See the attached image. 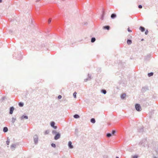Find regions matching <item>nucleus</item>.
Masks as SVG:
<instances>
[{
    "instance_id": "obj_1",
    "label": "nucleus",
    "mask_w": 158,
    "mask_h": 158,
    "mask_svg": "<svg viewBox=\"0 0 158 158\" xmlns=\"http://www.w3.org/2000/svg\"><path fill=\"white\" fill-rule=\"evenodd\" d=\"M52 133V134L55 135L54 137L55 140H57L60 138V134L59 132H57L56 130H53Z\"/></svg>"
},
{
    "instance_id": "obj_2",
    "label": "nucleus",
    "mask_w": 158,
    "mask_h": 158,
    "mask_svg": "<svg viewBox=\"0 0 158 158\" xmlns=\"http://www.w3.org/2000/svg\"><path fill=\"white\" fill-rule=\"evenodd\" d=\"M147 143L146 139H144L142 140L139 143V145L140 146L145 147V145Z\"/></svg>"
},
{
    "instance_id": "obj_3",
    "label": "nucleus",
    "mask_w": 158,
    "mask_h": 158,
    "mask_svg": "<svg viewBox=\"0 0 158 158\" xmlns=\"http://www.w3.org/2000/svg\"><path fill=\"white\" fill-rule=\"evenodd\" d=\"M135 108L136 110L138 111H140L142 110L140 105L139 104H135Z\"/></svg>"
},
{
    "instance_id": "obj_4",
    "label": "nucleus",
    "mask_w": 158,
    "mask_h": 158,
    "mask_svg": "<svg viewBox=\"0 0 158 158\" xmlns=\"http://www.w3.org/2000/svg\"><path fill=\"white\" fill-rule=\"evenodd\" d=\"M34 140L35 144H37L38 140V136L37 135H35L34 136Z\"/></svg>"
},
{
    "instance_id": "obj_5",
    "label": "nucleus",
    "mask_w": 158,
    "mask_h": 158,
    "mask_svg": "<svg viewBox=\"0 0 158 158\" xmlns=\"http://www.w3.org/2000/svg\"><path fill=\"white\" fill-rule=\"evenodd\" d=\"M148 90V87L145 86L142 87V89H141V91L143 93H144L146 91Z\"/></svg>"
},
{
    "instance_id": "obj_6",
    "label": "nucleus",
    "mask_w": 158,
    "mask_h": 158,
    "mask_svg": "<svg viewBox=\"0 0 158 158\" xmlns=\"http://www.w3.org/2000/svg\"><path fill=\"white\" fill-rule=\"evenodd\" d=\"M14 110V108L13 106L11 107L10 108L9 114H12Z\"/></svg>"
},
{
    "instance_id": "obj_7",
    "label": "nucleus",
    "mask_w": 158,
    "mask_h": 158,
    "mask_svg": "<svg viewBox=\"0 0 158 158\" xmlns=\"http://www.w3.org/2000/svg\"><path fill=\"white\" fill-rule=\"evenodd\" d=\"M151 56V55L150 54H148L147 56H146L144 57V59L145 60H148L150 59Z\"/></svg>"
},
{
    "instance_id": "obj_8",
    "label": "nucleus",
    "mask_w": 158,
    "mask_h": 158,
    "mask_svg": "<svg viewBox=\"0 0 158 158\" xmlns=\"http://www.w3.org/2000/svg\"><path fill=\"white\" fill-rule=\"evenodd\" d=\"M21 120H23L24 119H27L28 118V117L27 116L23 115L22 116L20 117Z\"/></svg>"
},
{
    "instance_id": "obj_9",
    "label": "nucleus",
    "mask_w": 158,
    "mask_h": 158,
    "mask_svg": "<svg viewBox=\"0 0 158 158\" xmlns=\"http://www.w3.org/2000/svg\"><path fill=\"white\" fill-rule=\"evenodd\" d=\"M72 143L71 141H70L68 143V146L70 148L72 149L73 148V146L72 145Z\"/></svg>"
},
{
    "instance_id": "obj_10",
    "label": "nucleus",
    "mask_w": 158,
    "mask_h": 158,
    "mask_svg": "<svg viewBox=\"0 0 158 158\" xmlns=\"http://www.w3.org/2000/svg\"><path fill=\"white\" fill-rule=\"evenodd\" d=\"M16 145L15 144H13L11 145L10 148L12 151H13L15 150L16 147Z\"/></svg>"
},
{
    "instance_id": "obj_11",
    "label": "nucleus",
    "mask_w": 158,
    "mask_h": 158,
    "mask_svg": "<svg viewBox=\"0 0 158 158\" xmlns=\"http://www.w3.org/2000/svg\"><path fill=\"white\" fill-rule=\"evenodd\" d=\"M110 27L109 26H105L103 27V28L104 29H106L109 30L110 29Z\"/></svg>"
},
{
    "instance_id": "obj_12",
    "label": "nucleus",
    "mask_w": 158,
    "mask_h": 158,
    "mask_svg": "<svg viewBox=\"0 0 158 158\" xmlns=\"http://www.w3.org/2000/svg\"><path fill=\"white\" fill-rule=\"evenodd\" d=\"M116 17V15L115 14L113 13L111 15V18L112 19H114Z\"/></svg>"
},
{
    "instance_id": "obj_13",
    "label": "nucleus",
    "mask_w": 158,
    "mask_h": 158,
    "mask_svg": "<svg viewBox=\"0 0 158 158\" xmlns=\"http://www.w3.org/2000/svg\"><path fill=\"white\" fill-rule=\"evenodd\" d=\"M139 29L141 30V31L143 32L145 31V28L143 27L140 26L139 27Z\"/></svg>"
},
{
    "instance_id": "obj_14",
    "label": "nucleus",
    "mask_w": 158,
    "mask_h": 158,
    "mask_svg": "<svg viewBox=\"0 0 158 158\" xmlns=\"http://www.w3.org/2000/svg\"><path fill=\"white\" fill-rule=\"evenodd\" d=\"M8 131V129L6 127H4L3 128V131L4 132H6Z\"/></svg>"
},
{
    "instance_id": "obj_15",
    "label": "nucleus",
    "mask_w": 158,
    "mask_h": 158,
    "mask_svg": "<svg viewBox=\"0 0 158 158\" xmlns=\"http://www.w3.org/2000/svg\"><path fill=\"white\" fill-rule=\"evenodd\" d=\"M138 131L140 133H142L143 131V128H141L138 129Z\"/></svg>"
},
{
    "instance_id": "obj_16",
    "label": "nucleus",
    "mask_w": 158,
    "mask_h": 158,
    "mask_svg": "<svg viewBox=\"0 0 158 158\" xmlns=\"http://www.w3.org/2000/svg\"><path fill=\"white\" fill-rule=\"evenodd\" d=\"M112 134L111 133H108L106 134V136L108 138H110Z\"/></svg>"
},
{
    "instance_id": "obj_17",
    "label": "nucleus",
    "mask_w": 158,
    "mask_h": 158,
    "mask_svg": "<svg viewBox=\"0 0 158 158\" xmlns=\"http://www.w3.org/2000/svg\"><path fill=\"white\" fill-rule=\"evenodd\" d=\"M127 42L128 45L131 44L132 43L131 40L130 39H128L127 40Z\"/></svg>"
},
{
    "instance_id": "obj_18",
    "label": "nucleus",
    "mask_w": 158,
    "mask_h": 158,
    "mask_svg": "<svg viewBox=\"0 0 158 158\" xmlns=\"http://www.w3.org/2000/svg\"><path fill=\"white\" fill-rule=\"evenodd\" d=\"M102 16H101V19L102 20L103 19L104 17V14H105V12H104V10H102Z\"/></svg>"
},
{
    "instance_id": "obj_19",
    "label": "nucleus",
    "mask_w": 158,
    "mask_h": 158,
    "mask_svg": "<svg viewBox=\"0 0 158 158\" xmlns=\"http://www.w3.org/2000/svg\"><path fill=\"white\" fill-rule=\"evenodd\" d=\"M126 96V94H123L121 95V98L122 99H123L125 98Z\"/></svg>"
},
{
    "instance_id": "obj_20",
    "label": "nucleus",
    "mask_w": 158,
    "mask_h": 158,
    "mask_svg": "<svg viewBox=\"0 0 158 158\" xmlns=\"http://www.w3.org/2000/svg\"><path fill=\"white\" fill-rule=\"evenodd\" d=\"M16 117H15V118L12 117V118L11 122H12V123H15V121H16Z\"/></svg>"
},
{
    "instance_id": "obj_21",
    "label": "nucleus",
    "mask_w": 158,
    "mask_h": 158,
    "mask_svg": "<svg viewBox=\"0 0 158 158\" xmlns=\"http://www.w3.org/2000/svg\"><path fill=\"white\" fill-rule=\"evenodd\" d=\"M19 106L20 107H23L24 105V103L23 102H20L19 103Z\"/></svg>"
},
{
    "instance_id": "obj_22",
    "label": "nucleus",
    "mask_w": 158,
    "mask_h": 158,
    "mask_svg": "<svg viewBox=\"0 0 158 158\" xmlns=\"http://www.w3.org/2000/svg\"><path fill=\"white\" fill-rule=\"evenodd\" d=\"M55 123L53 121L51 122L50 123L51 126L52 127L55 126Z\"/></svg>"
},
{
    "instance_id": "obj_23",
    "label": "nucleus",
    "mask_w": 158,
    "mask_h": 158,
    "mask_svg": "<svg viewBox=\"0 0 158 158\" xmlns=\"http://www.w3.org/2000/svg\"><path fill=\"white\" fill-rule=\"evenodd\" d=\"M73 117L75 118H78L80 117V116L79 115L75 114L73 115Z\"/></svg>"
},
{
    "instance_id": "obj_24",
    "label": "nucleus",
    "mask_w": 158,
    "mask_h": 158,
    "mask_svg": "<svg viewBox=\"0 0 158 158\" xmlns=\"http://www.w3.org/2000/svg\"><path fill=\"white\" fill-rule=\"evenodd\" d=\"M90 122L92 123H95V120L94 118H92L90 120Z\"/></svg>"
},
{
    "instance_id": "obj_25",
    "label": "nucleus",
    "mask_w": 158,
    "mask_h": 158,
    "mask_svg": "<svg viewBox=\"0 0 158 158\" xmlns=\"http://www.w3.org/2000/svg\"><path fill=\"white\" fill-rule=\"evenodd\" d=\"M10 142V139H9V137H7V141H6V144L7 145H9Z\"/></svg>"
},
{
    "instance_id": "obj_26",
    "label": "nucleus",
    "mask_w": 158,
    "mask_h": 158,
    "mask_svg": "<svg viewBox=\"0 0 158 158\" xmlns=\"http://www.w3.org/2000/svg\"><path fill=\"white\" fill-rule=\"evenodd\" d=\"M96 40V39L94 37H92L91 39V42L92 43L94 42Z\"/></svg>"
},
{
    "instance_id": "obj_27",
    "label": "nucleus",
    "mask_w": 158,
    "mask_h": 158,
    "mask_svg": "<svg viewBox=\"0 0 158 158\" xmlns=\"http://www.w3.org/2000/svg\"><path fill=\"white\" fill-rule=\"evenodd\" d=\"M153 75V73L152 72H151L150 73H148V76L149 77H151Z\"/></svg>"
},
{
    "instance_id": "obj_28",
    "label": "nucleus",
    "mask_w": 158,
    "mask_h": 158,
    "mask_svg": "<svg viewBox=\"0 0 158 158\" xmlns=\"http://www.w3.org/2000/svg\"><path fill=\"white\" fill-rule=\"evenodd\" d=\"M101 92L102 93H103L104 94H105L106 93V91L105 89H102L101 90Z\"/></svg>"
},
{
    "instance_id": "obj_29",
    "label": "nucleus",
    "mask_w": 158,
    "mask_h": 158,
    "mask_svg": "<svg viewBox=\"0 0 158 158\" xmlns=\"http://www.w3.org/2000/svg\"><path fill=\"white\" fill-rule=\"evenodd\" d=\"M49 131L48 130H47L46 131H45L44 134L45 135L48 134L49 133Z\"/></svg>"
},
{
    "instance_id": "obj_30",
    "label": "nucleus",
    "mask_w": 158,
    "mask_h": 158,
    "mask_svg": "<svg viewBox=\"0 0 158 158\" xmlns=\"http://www.w3.org/2000/svg\"><path fill=\"white\" fill-rule=\"evenodd\" d=\"M77 93L76 92H75L73 94V96L75 98H76V94Z\"/></svg>"
},
{
    "instance_id": "obj_31",
    "label": "nucleus",
    "mask_w": 158,
    "mask_h": 158,
    "mask_svg": "<svg viewBox=\"0 0 158 158\" xmlns=\"http://www.w3.org/2000/svg\"><path fill=\"white\" fill-rule=\"evenodd\" d=\"M51 146L52 147H53L54 148H55L56 147V144H55L54 143H52L51 144Z\"/></svg>"
},
{
    "instance_id": "obj_32",
    "label": "nucleus",
    "mask_w": 158,
    "mask_h": 158,
    "mask_svg": "<svg viewBox=\"0 0 158 158\" xmlns=\"http://www.w3.org/2000/svg\"><path fill=\"white\" fill-rule=\"evenodd\" d=\"M88 78L89 80H90L91 79V75L88 74Z\"/></svg>"
},
{
    "instance_id": "obj_33",
    "label": "nucleus",
    "mask_w": 158,
    "mask_h": 158,
    "mask_svg": "<svg viewBox=\"0 0 158 158\" xmlns=\"http://www.w3.org/2000/svg\"><path fill=\"white\" fill-rule=\"evenodd\" d=\"M115 131L114 130H113L112 131L111 134L112 135H114L115 133Z\"/></svg>"
},
{
    "instance_id": "obj_34",
    "label": "nucleus",
    "mask_w": 158,
    "mask_h": 158,
    "mask_svg": "<svg viewBox=\"0 0 158 158\" xmlns=\"http://www.w3.org/2000/svg\"><path fill=\"white\" fill-rule=\"evenodd\" d=\"M156 152L158 154V146L156 148Z\"/></svg>"
},
{
    "instance_id": "obj_35",
    "label": "nucleus",
    "mask_w": 158,
    "mask_h": 158,
    "mask_svg": "<svg viewBox=\"0 0 158 158\" xmlns=\"http://www.w3.org/2000/svg\"><path fill=\"white\" fill-rule=\"evenodd\" d=\"M51 22V19H49L48 20V23L49 24Z\"/></svg>"
},
{
    "instance_id": "obj_36",
    "label": "nucleus",
    "mask_w": 158,
    "mask_h": 158,
    "mask_svg": "<svg viewBox=\"0 0 158 158\" xmlns=\"http://www.w3.org/2000/svg\"><path fill=\"white\" fill-rule=\"evenodd\" d=\"M139 8L141 9L142 8V6L141 5H139L138 6Z\"/></svg>"
},
{
    "instance_id": "obj_37",
    "label": "nucleus",
    "mask_w": 158,
    "mask_h": 158,
    "mask_svg": "<svg viewBox=\"0 0 158 158\" xmlns=\"http://www.w3.org/2000/svg\"><path fill=\"white\" fill-rule=\"evenodd\" d=\"M148 30H147L145 32V34L146 35H147L148 34Z\"/></svg>"
},
{
    "instance_id": "obj_38",
    "label": "nucleus",
    "mask_w": 158,
    "mask_h": 158,
    "mask_svg": "<svg viewBox=\"0 0 158 158\" xmlns=\"http://www.w3.org/2000/svg\"><path fill=\"white\" fill-rule=\"evenodd\" d=\"M58 98L59 99H60L62 98V96L60 95H59L58 96Z\"/></svg>"
},
{
    "instance_id": "obj_39",
    "label": "nucleus",
    "mask_w": 158,
    "mask_h": 158,
    "mask_svg": "<svg viewBox=\"0 0 158 158\" xmlns=\"http://www.w3.org/2000/svg\"><path fill=\"white\" fill-rule=\"evenodd\" d=\"M138 156L136 155L134 156H133L132 158H137Z\"/></svg>"
},
{
    "instance_id": "obj_40",
    "label": "nucleus",
    "mask_w": 158,
    "mask_h": 158,
    "mask_svg": "<svg viewBox=\"0 0 158 158\" xmlns=\"http://www.w3.org/2000/svg\"><path fill=\"white\" fill-rule=\"evenodd\" d=\"M89 79L87 78H86V79H84V81L85 82H86L88 80H89Z\"/></svg>"
},
{
    "instance_id": "obj_41",
    "label": "nucleus",
    "mask_w": 158,
    "mask_h": 158,
    "mask_svg": "<svg viewBox=\"0 0 158 158\" xmlns=\"http://www.w3.org/2000/svg\"><path fill=\"white\" fill-rule=\"evenodd\" d=\"M54 129H56L57 128V127L56 126H54L53 127Z\"/></svg>"
},
{
    "instance_id": "obj_42",
    "label": "nucleus",
    "mask_w": 158,
    "mask_h": 158,
    "mask_svg": "<svg viewBox=\"0 0 158 158\" xmlns=\"http://www.w3.org/2000/svg\"><path fill=\"white\" fill-rule=\"evenodd\" d=\"M127 30L129 32H131V31L130 30V29L129 28H128V29H127Z\"/></svg>"
},
{
    "instance_id": "obj_43",
    "label": "nucleus",
    "mask_w": 158,
    "mask_h": 158,
    "mask_svg": "<svg viewBox=\"0 0 158 158\" xmlns=\"http://www.w3.org/2000/svg\"><path fill=\"white\" fill-rule=\"evenodd\" d=\"M6 97H3L2 98V99H3V100H4L5 99H6Z\"/></svg>"
},
{
    "instance_id": "obj_44",
    "label": "nucleus",
    "mask_w": 158,
    "mask_h": 158,
    "mask_svg": "<svg viewBox=\"0 0 158 158\" xmlns=\"http://www.w3.org/2000/svg\"><path fill=\"white\" fill-rule=\"evenodd\" d=\"M40 0H36V2H38L40 1Z\"/></svg>"
},
{
    "instance_id": "obj_45",
    "label": "nucleus",
    "mask_w": 158,
    "mask_h": 158,
    "mask_svg": "<svg viewBox=\"0 0 158 158\" xmlns=\"http://www.w3.org/2000/svg\"><path fill=\"white\" fill-rule=\"evenodd\" d=\"M2 0H0V3H2Z\"/></svg>"
},
{
    "instance_id": "obj_46",
    "label": "nucleus",
    "mask_w": 158,
    "mask_h": 158,
    "mask_svg": "<svg viewBox=\"0 0 158 158\" xmlns=\"http://www.w3.org/2000/svg\"><path fill=\"white\" fill-rule=\"evenodd\" d=\"M153 158H158L157 157H156V156H154L153 157Z\"/></svg>"
},
{
    "instance_id": "obj_47",
    "label": "nucleus",
    "mask_w": 158,
    "mask_h": 158,
    "mask_svg": "<svg viewBox=\"0 0 158 158\" xmlns=\"http://www.w3.org/2000/svg\"><path fill=\"white\" fill-rule=\"evenodd\" d=\"M116 158H119V157L118 156H116Z\"/></svg>"
},
{
    "instance_id": "obj_48",
    "label": "nucleus",
    "mask_w": 158,
    "mask_h": 158,
    "mask_svg": "<svg viewBox=\"0 0 158 158\" xmlns=\"http://www.w3.org/2000/svg\"><path fill=\"white\" fill-rule=\"evenodd\" d=\"M143 40V39H142L141 40Z\"/></svg>"
}]
</instances>
